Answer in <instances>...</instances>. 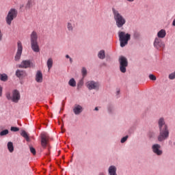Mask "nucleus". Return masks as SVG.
<instances>
[{"label":"nucleus","mask_w":175,"mask_h":175,"mask_svg":"<svg viewBox=\"0 0 175 175\" xmlns=\"http://www.w3.org/2000/svg\"><path fill=\"white\" fill-rule=\"evenodd\" d=\"M109 175H117V167L114 165H111L108 170Z\"/></svg>","instance_id":"nucleus-17"},{"label":"nucleus","mask_w":175,"mask_h":175,"mask_svg":"<svg viewBox=\"0 0 175 175\" xmlns=\"http://www.w3.org/2000/svg\"><path fill=\"white\" fill-rule=\"evenodd\" d=\"M86 87L88 90H98L99 88V83L94 81H89L86 83Z\"/></svg>","instance_id":"nucleus-9"},{"label":"nucleus","mask_w":175,"mask_h":175,"mask_svg":"<svg viewBox=\"0 0 175 175\" xmlns=\"http://www.w3.org/2000/svg\"><path fill=\"white\" fill-rule=\"evenodd\" d=\"M11 131L12 132H18V131H20V129L18 127L12 126Z\"/></svg>","instance_id":"nucleus-33"},{"label":"nucleus","mask_w":175,"mask_h":175,"mask_svg":"<svg viewBox=\"0 0 175 175\" xmlns=\"http://www.w3.org/2000/svg\"><path fill=\"white\" fill-rule=\"evenodd\" d=\"M172 25H173V27H175V18L174 19V21L172 22Z\"/></svg>","instance_id":"nucleus-38"},{"label":"nucleus","mask_w":175,"mask_h":175,"mask_svg":"<svg viewBox=\"0 0 175 175\" xmlns=\"http://www.w3.org/2000/svg\"><path fill=\"white\" fill-rule=\"evenodd\" d=\"M168 79L170 80H174V79H175V71L174 72H172V73L169 75Z\"/></svg>","instance_id":"nucleus-30"},{"label":"nucleus","mask_w":175,"mask_h":175,"mask_svg":"<svg viewBox=\"0 0 175 175\" xmlns=\"http://www.w3.org/2000/svg\"><path fill=\"white\" fill-rule=\"evenodd\" d=\"M9 133V130L5 129L0 133V136H6Z\"/></svg>","instance_id":"nucleus-28"},{"label":"nucleus","mask_w":175,"mask_h":175,"mask_svg":"<svg viewBox=\"0 0 175 175\" xmlns=\"http://www.w3.org/2000/svg\"><path fill=\"white\" fill-rule=\"evenodd\" d=\"M133 36L135 39H139V38H140V33L138 31H135L133 33Z\"/></svg>","instance_id":"nucleus-32"},{"label":"nucleus","mask_w":175,"mask_h":175,"mask_svg":"<svg viewBox=\"0 0 175 175\" xmlns=\"http://www.w3.org/2000/svg\"><path fill=\"white\" fill-rule=\"evenodd\" d=\"M16 77H19V78L25 77V76H27V73L24 70H17L16 71Z\"/></svg>","instance_id":"nucleus-18"},{"label":"nucleus","mask_w":175,"mask_h":175,"mask_svg":"<svg viewBox=\"0 0 175 175\" xmlns=\"http://www.w3.org/2000/svg\"><path fill=\"white\" fill-rule=\"evenodd\" d=\"M66 58L70 59V56H69V55H66Z\"/></svg>","instance_id":"nucleus-42"},{"label":"nucleus","mask_w":175,"mask_h":175,"mask_svg":"<svg viewBox=\"0 0 175 175\" xmlns=\"http://www.w3.org/2000/svg\"><path fill=\"white\" fill-rule=\"evenodd\" d=\"M31 65H32V63H31V61L23 60L21 62V64L19 65V68H23L25 69H27V68H31Z\"/></svg>","instance_id":"nucleus-12"},{"label":"nucleus","mask_w":175,"mask_h":175,"mask_svg":"<svg viewBox=\"0 0 175 175\" xmlns=\"http://www.w3.org/2000/svg\"><path fill=\"white\" fill-rule=\"evenodd\" d=\"M17 10L12 8L8 13V15L5 18L6 23L8 25H12V21L17 17Z\"/></svg>","instance_id":"nucleus-5"},{"label":"nucleus","mask_w":175,"mask_h":175,"mask_svg":"<svg viewBox=\"0 0 175 175\" xmlns=\"http://www.w3.org/2000/svg\"><path fill=\"white\" fill-rule=\"evenodd\" d=\"M6 98L8 99V100H12L14 103H18V100H20V98H21V96L20 95V92H18V90H14L12 94L8 92L6 94Z\"/></svg>","instance_id":"nucleus-4"},{"label":"nucleus","mask_w":175,"mask_h":175,"mask_svg":"<svg viewBox=\"0 0 175 175\" xmlns=\"http://www.w3.org/2000/svg\"><path fill=\"white\" fill-rule=\"evenodd\" d=\"M80 85H83V82L81 81L79 84H78V86H80Z\"/></svg>","instance_id":"nucleus-40"},{"label":"nucleus","mask_w":175,"mask_h":175,"mask_svg":"<svg viewBox=\"0 0 175 175\" xmlns=\"http://www.w3.org/2000/svg\"><path fill=\"white\" fill-rule=\"evenodd\" d=\"M99 175H105L103 173H100Z\"/></svg>","instance_id":"nucleus-44"},{"label":"nucleus","mask_w":175,"mask_h":175,"mask_svg":"<svg viewBox=\"0 0 175 175\" xmlns=\"http://www.w3.org/2000/svg\"><path fill=\"white\" fill-rule=\"evenodd\" d=\"M149 79L150 80L155 81V80H157V77H155V75H149Z\"/></svg>","instance_id":"nucleus-34"},{"label":"nucleus","mask_w":175,"mask_h":175,"mask_svg":"<svg viewBox=\"0 0 175 175\" xmlns=\"http://www.w3.org/2000/svg\"><path fill=\"white\" fill-rule=\"evenodd\" d=\"M36 81L37 83H42L43 82V74L42 71L38 70L36 74Z\"/></svg>","instance_id":"nucleus-13"},{"label":"nucleus","mask_w":175,"mask_h":175,"mask_svg":"<svg viewBox=\"0 0 175 175\" xmlns=\"http://www.w3.org/2000/svg\"><path fill=\"white\" fill-rule=\"evenodd\" d=\"M118 36L121 47H125L128 44V42L131 40V34L126 33L124 31H119Z\"/></svg>","instance_id":"nucleus-3"},{"label":"nucleus","mask_w":175,"mask_h":175,"mask_svg":"<svg viewBox=\"0 0 175 175\" xmlns=\"http://www.w3.org/2000/svg\"><path fill=\"white\" fill-rule=\"evenodd\" d=\"M46 66H47L49 70H50V69H51V68H53V58L48 59V60L46 62Z\"/></svg>","instance_id":"nucleus-21"},{"label":"nucleus","mask_w":175,"mask_h":175,"mask_svg":"<svg viewBox=\"0 0 175 175\" xmlns=\"http://www.w3.org/2000/svg\"><path fill=\"white\" fill-rule=\"evenodd\" d=\"M117 92H118V94H119V93H120V91H118Z\"/></svg>","instance_id":"nucleus-45"},{"label":"nucleus","mask_w":175,"mask_h":175,"mask_svg":"<svg viewBox=\"0 0 175 175\" xmlns=\"http://www.w3.org/2000/svg\"><path fill=\"white\" fill-rule=\"evenodd\" d=\"M81 74H82L83 79H84V77L87 76V68H85V67L82 68Z\"/></svg>","instance_id":"nucleus-27"},{"label":"nucleus","mask_w":175,"mask_h":175,"mask_svg":"<svg viewBox=\"0 0 175 175\" xmlns=\"http://www.w3.org/2000/svg\"><path fill=\"white\" fill-rule=\"evenodd\" d=\"M49 135L46 133H41V146L43 148H46L47 147V144H49Z\"/></svg>","instance_id":"nucleus-7"},{"label":"nucleus","mask_w":175,"mask_h":175,"mask_svg":"<svg viewBox=\"0 0 175 175\" xmlns=\"http://www.w3.org/2000/svg\"><path fill=\"white\" fill-rule=\"evenodd\" d=\"M2 91H3L2 86L0 85V96H2Z\"/></svg>","instance_id":"nucleus-36"},{"label":"nucleus","mask_w":175,"mask_h":175,"mask_svg":"<svg viewBox=\"0 0 175 175\" xmlns=\"http://www.w3.org/2000/svg\"><path fill=\"white\" fill-rule=\"evenodd\" d=\"M69 85L71 87H76V81H75V79H71L68 82Z\"/></svg>","instance_id":"nucleus-26"},{"label":"nucleus","mask_w":175,"mask_h":175,"mask_svg":"<svg viewBox=\"0 0 175 175\" xmlns=\"http://www.w3.org/2000/svg\"><path fill=\"white\" fill-rule=\"evenodd\" d=\"M67 29L68 31H73V26L72 25V23L69 22L67 23Z\"/></svg>","instance_id":"nucleus-29"},{"label":"nucleus","mask_w":175,"mask_h":175,"mask_svg":"<svg viewBox=\"0 0 175 175\" xmlns=\"http://www.w3.org/2000/svg\"><path fill=\"white\" fill-rule=\"evenodd\" d=\"M157 36L158 38L159 39H163V38H165V36H166V31L165 29H161L160 30L158 33H157Z\"/></svg>","instance_id":"nucleus-19"},{"label":"nucleus","mask_w":175,"mask_h":175,"mask_svg":"<svg viewBox=\"0 0 175 175\" xmlns=\"http://www.w3.org/2000/svg\"><path fill=\"white\" fill-rule=\"evenodd\" d=\"M0 80L1 81H8V75L6 74H0Z\"/></svg>","instance_id":"nucleus-24"},{"label":"nucleus","mask_w":175,"mask_h":175,"mask_svg":"<svg viewBox=\"0 0 175 175\" xmlns=\"http://www.w3.org/2000/svg\"><path fill=\"white\" fill-rule=\"evenodd\" d=\"M29 150H30V152H31L33 155H36V150L35 149V148L30 146Z\"/></svg>","instance_id":"nucleus-31"},{"label":"nucleus","mask_w":175,"mask_h":175,"mask_svg":"<svg viewBox=\"0 0 175 175\" xmlns=\"http://www.w3.org/2000/svg\"><path fill=\"white\" fill-rule=\"evenodd\" d=\"M33 3V1H32V0H29L25 6L26 9H31V8H32Z\"/></svg>","instance_id":"nucleus-25"},{"label":"nucleus","mask_w":175,"mask_h":175,"mask_svg":"<svg viewBox=\"0 0 175 175\" xmlns=\"http://www.w3.org/2000/svg\"><path fill=\"white\" fill-rule=\"evenodd\" d=\"M126 140H128V135L122 137L120 142L121 143H125Z\"/></svg>","instance_id":"nucleus-35"},{"label":"nucleus","mask_w":175,"mask_h":175,"mask_svg":"<svg viewBox=\"0 0 175 175\" xmlns=\"http://www.w3.org/2000/svg\"><path fill=\"white\" fill-rule=\"evenodd\" d=\"M69 59H70V64H72V62H73V60L72 59V58H71V57H70V58H69Z\"/></svg>","instance_id":"nucleus-41"},{"label":"nucleus","mask_w":175,"mask_h":175,"mask_svg":"<svg viewBox=\"0 0 175 175\" xmlns=\"http://www.w3.org/2000/svg\"><path fill=\"white\" fill-rule=\"evenodd\" d=\"M127 2H135V0H126Z\"/></svg>","instance_id":"nucleus-39"},{"label":"nucleus","mask_w":175,"mask_h":175,"mask_svg":"<svg viewBox=\"0 0 175 175\" xmlns=\"http://www.w3.org/2000/svg\"><path fill=\"white\" fill-rule=\"evenodd\" d=\"M154 46L157 49L165 48V44L162 42V40L160 38H156L154 42Z\"/></svg>","instance_id":"nucleus-10"},{"label":"nucleus","mask_w":175,"mask_h":175,"mask_svg":"<svg viewBox=\"0 0 175 175\" xmlns=\"http://www.w3.org/2000/svg\"><path fill=\"white\" fill-rule=\"evenodd\" d=\"M0 40H2V31L0 30Z\"/></svg>","instance_id":"nucleus-37"},{"label":"nucleus","mask_w":175,"mask_h":175,"mask_svg":"<svg viewBox=\"0 0 175 175\" xmlns=\"http://www.w3.org/2000/svg\"><path fill=\"white\" fill-rule=\"evenodd\" d=\"M8 148L10 152H13V151H14V146H13V142H10L8 143Z\"/></svg>","instance_id":"nucleus-22"},{"label":"nucleus","mask_w":175,"mask_h":175,"mask_svg":"<svg viewBox=\"0 0 175 175\" xmlns=\"http://www.w3.org/2000/svg\"><path fill=\"white\" fill-rule=\"evenodd\" d=\"M120 70L122 73L126 72V67L128 66V59L124 56H121L119 58Z\"/></svg>","instance_id":"nucleus-6"},{"label":"nucleus","mask_w":175,"mask_h":175,"mask_svg":"<svg viewBox=\"0 0 175 175\" xmlns=\"http://www.w3.org/2000/svg\"><path fill=\"white\" fill-rule=\"evenodd\" d=\"M158 124L160 132L158 136V141L163 142V140H166L169 137V128L163 118L159 120Z\"/></svg>","instance_id":"nucleus-1"},{"label":"nucleus","mask_w":175,"mask_h":175,"mask_svg":"<svg viewBox=\"0 0 175 175\" xmlns=\"http://www.w3.org/2000/svg\"><path fill=\"white\" fill-rule=\"evenodd\" d=\"M94 110L98 111V107H96L94 109Z\"/></svg>","instance_id":"nucleus-43"},{"label":"nucleus","mask_w":175,"mask_h":175,"mask_svg":"<svg viewBox=\"0 0 175 175\" xmlns=\"http://www.w3.org/2000/svg\"><path fill=\"white\" fill-rule=\"evenodd\" d=\"M31 47L34 53H39L40 51L39 44L38 42H31Z\"/></svg>","instance_id":"nucleus-16"},{"label":"nucleus","mask_w":175,"mask_h":175,"mask_svg":"<svg viewBox=\"0 0 175 175\" xmlns=\"http://www.w3.org/2000/svg\"><path fill=\"white\" fill-rule=\"evenodd\" d=\"M159 148H161V145L158 144H154L152 146V150L154 154L157 155H162V150H159Z\"/></svg>","instance_id":"nucleus-11"},{"label":"nucleus","mask_w":175,"mask_h":175,"mask_svg":"<svg viewBox=\"0 0 175 175\" xmlns=\"http://www.w3.org/2000/svg\"><path fill=\"white\" fill-rule=\"evenodd\" d=\"M98 58H100V59H105L106 57L105 51L104 50L100 51L99 53H98Z\"/></svg>","instance_id":"nucleus-20"},{"label":"nucleus","mask_w":175,"mask_h":175,"mask_svg":"<svg viewBox=\"0 0 175 175\" xmlns=\"http://www.w3.org/2000/svg\"><path fill=\"white\" fill-rule=\"evenodd\" d=\"M21 135L23 136V137L25 138V140L29 142V137L25 131H22Z\"/></svg>","instance_id":"nucleus-23"},{"label":"nucleus","mask_w":175,"mask_h":175,"mask_svg":"<svg viewBox=\"0 0 175 175\" xmlns=\"http://www.w3.org/2000/svg\"><path fill=\"white\" fill-rule=\"evenodd\" d=\"M30 42L31 43H36L38 42V33L33 31L31 32L30 35Z\"/></svg>","instance_id":"nucleus-14"},{"label":"nucleus","mask_w":175,"mask_h":175,"mask_svg":"<svg viewBox=\"0 0 175 175\" xmlns=\"http://www.w3.org/2000/svg\"><path fill=\"white\" fill-rule=\"evenodd\" d=\"M17 46L18 49L14 59L15 61H20V58H21V54H23V44H21V42L18 41L17 42Z\"/></svg>","instance_id":"nucleus-8"},{"label":"nucleus","mask_w":175,"mask_h":175,"mask_svg":"<svg viewBox=\"0 0 175 175\" xmlns=\"http://www.w3.org/2000/svg\"><path fill=\"white\" fill-rule=\"evenodd\" d=\"M112 12L113 14V18L116 21L118 28H122L125 23H126L125 18H124V16H122V15H121V14H120V12L114 8L112 9Z\"/></svg>","instance_id":"nucleus-2"},{"label":"nucleus","mask_w":175,"mask_h":175,"mask_svg":"<svg viewBox=\"0 0 175 175\" xmlns=\"http://www.w3.org/2000/svg\"><path fill=\"white\" fill-rule=\"evenodd\" d=\"M83 111V107L80 105H75L73 108V112L76 116H79Z\"/></svg>","instance_id":"nucleus-15"},{"label":"nucleus","mask_w":175,"mask_h":175,"mask_svg":"<svg viewBox=\"0 0 175 175\" xmlns=\"http://www.w3.org/2000/svg\"><path fill=\"white\" fill-rule=\"evenodd\" d=\"M174 144H175V142L174 143Z\"/></svg>","instance_id":"nucleus-46"}]
</instances>
